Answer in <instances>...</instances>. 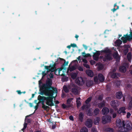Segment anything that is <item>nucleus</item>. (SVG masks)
<instances>
[{
	"label": "nucleus",
	"instance_id": "nucleus-4",
	"mask_svg": "<svg viewBox=\"0 0 132 132\" xmlns=\"http://www.w3.org/2000/svg\"><path fill=\"white\" fill-rule=\"evenodd\" d=\"M130 31L129 35H128V34L124 35L121 38V40L123 41L124 43H126L127 40L130 41L132 39V32L131 31L132 30L130 29Z\"/></svg>",
	"mask_w": 132,
	"mask_h": 132
},
{
	"label": "nucleus",
	"instance_id": "nucleus-2",
	"mask_svg": "<svg viewBox=\"0 0 132 132\" xmlns=\"http://www.w3.org/2000/svg\"><path fill=\"white\" fill-rule=\"evenodd\" d=\"M132 129L131 122L129 121H126L125 123V121L122 122V127L120 129L121 132L127 131L131 130Z\"/></svg>",
	"mask_w": 132,
	"mask_h": 132
},
{
	"label": "nucleus",
	"instance_id": "nucleus-39",
	"mask_svg": "<svg viewBox=\"0 0 132 132\" xmlns=\"http://www.w3.org/2000/svg\"><path fill=\"white\" fill-rule=\"evenodd\" d=\"M98 78L97 76H95L94 78V80L95 82H97L98 81Z\"/></svg>",
	"mask_w": 132,
	"mask_h": 132
},
{
	"label": "nucleus",
	"instance_id": "nucleus-53",
	"mask_svg": "<svg viewBox=\"0 0 132 132\" xmlns=\"http://www.w3.org/2000/svg\"><path fill=\"white\" fill-rule=\"evenodd\" d=\"M69 119L73 121V116H70L69 117Z\"/></svg>",
	"mask_w": 132,
	"mask_h": 132
},
{
	"label": "nucleus",
	"instance_id": "nucleus-52",
	"mask_svg": "<svg viewBox=\"0 0 132 132\" xmlns=\"http://www.w3.org/2000/svg\"><path fill=\"white\" fill-rule=\"evenodd\" d=\"M130 115L131 114L130 113L128 112L127 113V117L128 118H129L130 117Z\"/></svg>",
	"mask_w": 132,
	"mask_h": 132
},
{
	"label": "nucleus",
	"instance_id": "nucleus-60",
	"mask_svg": "<svg viewBox=\"0 0 132 132\" xmlns=\"http://www.w3.org/2000/svg\"><path fill=\"white\" fill-rule=\"evenodd\" d=\"M16 92L19 94H21L22 93V92H21L20 90H17Z\"/></svg>",
	"mask_w": 132,
	"mask_h": 132
},
{
	"label": "nucleus",
	"instance_id": "nucleus-12",
	"mask_svg": "<svg viewBox=\"0 0 132 132\" xmlns=\"http://www.w3.org/2000/svg\"><path fill=\"white\" fill-rule=\"evenodd\" d=\"M112 59L111 55L109 54H107L105 55L104 58L103 59V61H110Z\"/></svg>",
	"mask_w": 132,
	"mask_h": 132
},
{
	"label": "nucleus",
	"instance_id": "nucleus-27",
	"mask_svg": "<svg viewBox=\"0 0 132 132\" xmlns=\"http://www.w3.org/2000/svg\"><path fill=\"white\" fill-rule=\"evenodd\" d=\"M77 75V73L76 72L73 73L71 74V77L73 79H74L76 78Z\"/></svg>",
	"mask_w": 132,
	"mask_h": 132
},
{
	"label": "nucleus",
	"instance_id": "nucleus-10",
	"mask_svg": "<svg viewBox=\"0 0 132 132\" xmlns=\"http://www.w3.org/2000/svg\"><path fill=\"white\" fill-rule=\"evenodd\" d=\"M126 108L125 107H122L120 108L117 111L118 113L119 114H122L124 115L125 114L126 112L125 111Z\"/></svg>",
	"mask_w": 132,
	"mask_h": 132
},
{
	"label": "nucleus",
	"instance_id": "nucleus-6",
	"mask_svg": "<svg viewBox=\"0 0 132 132\" xmlns=\"http://www.w3.org/2000/svg\"><path fill=\"white\" fill-rule=\"evenodd\" d=\"M76 81L78 85H82L85 83V81L82 77H80L77 78L76 79Z\"/></svg>",
	"mask_w": 132,
	"mask_h": 132
},
{
	"label": "nucleus",
	"instance_id": "nucleus-16",
	"mask_svg": "<svg viewBox=\"0 0 132 132\" xmlns=\"http://www.w3.org/2000/svg\"><path fill=\"white\" fill-rule=\"evenodd\" d=\"M98 79L99 81L103 82L104 80L105 79L101 73H99L98 75Z\"/></svg>",
	"mask_w": 132,
	"mask_h": 132
},
{
	"label": "nucleus",
	"instance_id": "nucleus-45",
	"mask_svg": "<svg viewBox=\"0 0 132 132\" xmlns=\"http://www.w3.org/2000/svg\"><path fill=\"white\" fill-rule=\"evenodd\" d=\"M131 54H130L129 53H128L127 55V57L128 60H129V58L130 59L131 58Z\"/></svg>",
	"mask_w": 132,
	"mask_h": 132
},
{
	"label": "nucleus",
	"instance_id": "nucleus-35",
	"mask_svg": "<svg viewBox=\"0 0 132 132\" xmlns=\"http://www.w3.org/2000/svg\"><path fill=\"white\" fill-rule=\"evenodd\" d=\"M39 96H40V95H39L38 97V100H39L40 102H41L42 104V105H44V101H45V100H40V97Z\"/></svg>",
	"mask_w": 132,
	"mask_h": 132
},
{
	"label": "nucleus",
	"instance_id": "nucleus-20",
	"mask_svg": "<svg viewBox=\"0 0 132 132\" xmlns=\"http://www.w3.org/2000/svg\"><path fill=\"white\" fill-rule=\"evenodd\" d=\"M86 72L88 76L91 77H93V72L91 70H86Z\"/></svg>",
	"mask_w": 132,
	"mask_h": 132
},
{
	"label": "nucleus",
	"instance_id": "nucleus-7",
	"mask_svg": "<svg viewBox=\"0 0 132 132\" xmlns=\"http://www.w3.org/2000/svg\"><path fill=\"white\" fill-rule=\"evenodd\" d=\"M110 104L114 109H116L117 107L119 106L118 102L117 100H113L111 101Z\"/></svg>",
	"mask_w": 132,
	"mask_h": 132
},
{
	"label": "nucleus",
	"instance_id": "nucleus-38",
	"mask_svg": "<svg viewBox=\"0 0 132 132\" xmlns=\"http://www.w3.org/2000/svg\"><path fill=\"white\" fill-rule=\"evenodd\" d=\"M76 69L75 67L74 66H72L70 68V71H72Z\"/></svg>",
	"mask_w": 132,
	"mask_h": 132
},
{
	"label": "nucleus",
	"instance_id": "nucleus-44",
	"mask_svg": "<svg viewBox=\"0 0 132 132\" xmlns=\"http://www.w3.org/2000/svg\"><path fill=\"white\" fill-rule=\"evenodd\" d=\"M78 69L79 71H83L84 70L83 68L80 66L78 67Z\"/></svg>",
	"mask_w": 132,
	"mask_h": 132
},
{
	"label": "nucleus",
	"instance_id": "nucleus-61",
	"mask_svg": "<svg viewBox=\"0 0 132 132\" xmlns=\"http://www.w3.org/2000/svg\"><path fill=\"white\" fill-rule=\"evenodd\" d=\"M65 94L64 93H62L61 95V97L62 98H64L65 97Z\"/></svg>",
	"mask_w": 132,
	"mask_h": 132
},
{
	"label": "nucleus",
	"instance_id": "nucleus-37",
	"mask_svg": "<svg viewBox=\"0 0 132 132\" xmlns=\"http://www.w3.org/2000/svg\"><path fill=\"white\" fill-rule=\"evenodd\" d=\"M116 43L118 45H120L122 44V41L121 40L119 39L118 40H116Z\"/></svg>",
	"mask_w": 132,
	"mask_h": 132
},
{
	"label": "nucleus",
	"instance_id": "nucleus-58",
	"mask_svg": "<svg viewBox=\"0 0 132 132\" xmlns=\"http://www.w3.org/2000/svg\"><path fill=\"white\" fill-rule=\"evenodd\" d=\"M38 104H37V105L35 106V110H36L38 108Z\"/></svg>",
	"mask_w": 132,
	"mask_h": 132
},
{
	"label": "nucleus",
	"instance_id": "nucleus-56",
	"mask_svg": "<svg viewBox=\"0 0 132 132\" xmlns=\"http://www.w3.org/2000/svg\"><path fill=\"white\" fill-rule=\"evenodd\" d=\"M131 85L130 84H129L127 85V87L128 88H130L131 87Z\"/></svg>",
	"mask_w": 132,
	"mask_h": 132
},
{
	"label": "nucleus",
	"instance_id": "nucleus-28",
	"mask_svg": "<svg viewBox=\"0 0 132 132\" xmlns=\"http://www.w3.org/2000/svg\"><path fill=\"white\" fill-rule=\"evenodd\" d=\"M105 131L108 132H113L114 131V129L112 128L108 127L106 128L105 129Z\"/></svg>",
	"mask_w": 132,
	"mask_h": 132
},
{
	"label": "nucleus",
	"instance_id": "nucleus-40",
	"mask_svg": "<svg viewBox=\"0 0 132 132\" xmlns=\"http://www.w3.org/2000/svg\"><path fill=\"white\" fill-rule=\"evenodd\" d=\"M91 132H98L96 128L93 127L91 129Z\"/></svg>",
	"mask_w": 132,
	"mask_h": 132
},
{
	"label": "nucleus",
	"instance_id": "nucleus-49",
	"mask_svg": "<svg viewBox=\"0 0 132 132\" xmlns=\"http://www.w3.org/2000/svg\"><path fill=\"white\" fill-rule=\"evenodd\" d=\"M71 47H76L77 46L76 44L75 43L71 44Z\"/></svg>",
	"mask_w": 132,
	"mask_h": 132
},
{
	"label": "nucleus",
	"instance_id": "nucleus-55",
	"mask_svg": "<svg viewBox=\"0 0 132 132\" xmlns=\"http://www.w3.org/2000/svg\"><path fill=\"white\" fill-rule=\"evenodd\" d=\"M50 78H53L54 76L53 73H50V74L49 75Z\"/></svg>",
	"mask_w": 132,
	"mask_h": 132
},
{
	"label": "nucleus",
	"instance_id": "nucleus-24",
	"mask_svg": "<svg viewBox=\"0 0 132 132\" xmlns=\"http://www.w3.org/2000/svg\"><path fill=\"white\" fill-rule=\"evenodd\" d=\"M105 106V102L104 101L98 104V106L100 108H102Z\"/></svg>",
	"mask_w": 132,
	"mask_h": 132
},
{
	"label": "nucleus",
	"instance_id": "nucleus-1",
	"mask_svg": "<svg viewBox=\"0 0 132 132\" xmlns=\"http://www.w3.org/2000/svg\"><path fill=\"white\" fill-rule=\"evenodd\" d=\"M39 89L38 93L42 95H44L48 96L45 97L39 96L40 100L46 101V104L50 106L54 105L53 102V99L55 97L53 96L54 93L57 94V91L55 88L52 86V80L49 79L46 81V83H43L41 80L39 81Z\"/></svg>",
	"mask_w": 132,
	"mask_h": 132
},
{
	"label": "nucleus",
	"instance_id": "nucleus-41",
	"mask_svg": "<svg viewBox=\"0 0 132 132\" xmlns=\"http://www.w3.org/2000/svg\"><path fill=\"white\" fill-rule=\"evenodd\" d=\"M129 51V49L128 48H126L124 49L123 50V52L124 54H126Z\"/></svg>",
	"mask_w": 132,
	"mask_h": 132
},
{
	"label": "nucleus",
	"instance_id": "nucleus-23",
	"mask_svg": "<svg viewBox=\"0 0 132 132\" xmlns=\"http://www.w3.org/2000/svg\"><path fill=\"white\" fill-rule=\"evenodd\" d=\"M93 81L92 80L87 81L86 82V85L87 86L90 87L93 84Z\"/></svg>",
	"mask_w": 132,
	"mask_h": 132
},
{
	"label": "nucleus",
	"instance_id": "nucleus-62",
	"mask_svg": "<svg viewBox=\"0 0 132 132\" xmlns=\"http://www.w3.org/2000/svg\"><path fill=\"white\" fill-rule=\"evenodd\" d=\"M117 10L116 9H115L114 8L113 9H112V11L113 12H114L115 11Z\"/></svg>",
	"mask_w": 132,
	"mask_h": 132
},
{
	"label": "nucleus",
	"instance_id": "nucleus-30",
	"mask_svg": "<svg viewBox=\"0 0 132 132\" xmlns=\"http://www.w3.org/2000/svg\"><path fill=\"white\" fill-rule=\"evenodd\" d=\"M100 112L99 109L98 108H95L94 111V114L95 115H97Z\"/></svg>",
	"mask_w": 132,
	"mask_h": 132
},
{
	"label": "nucleus",
	"instance_id": "nucleus-33",
	"mask_svg": "<svg viewBox=\"0 0 132 132\" xmlns=\"http://www.w3.org/2000/svg\"><path fill=\"white\" fill-rule=\"evenodd\" d=\"M92 99V97H90L88 98L86 100L85 102L86 104H88L91 101Z\"/></svg>",
	"mask_w": 132,
	"mask_h": 132
},
{
	"label": "nucleus",
	"instance_id": "nucleus-59",
	"mask_svg": "<svg viewBox=\"0 0 132 132\" xmlns=\"http://www.w3.org/2000/svg\"><path fill=\"white\" fill-rule=\"evenodd\" d=\"M27 125V123L25 122L24 124V126L23 127H24L25 128H26Z\"/></svg>",
	"mask_w": 132,
	"mask_h": 132
},
{
	"label": "nucleus",
	"instance_id": "nucleus-11",
	"mask_svg": "<svg viewBox=\"0 0 132 132\" xmlns=\"http://www.w3.org/2000/svg\"><path fill=\"white\" fill-rule=\"evenodd\" d=\"M62 60L64 61V62L63 64L65 66L68 65V61L66 62L65 60L60 57H59V58H58L57 59L56 61H55V62H56L57 63H60V61Z\"/></svg>",
	"mask_w": 132,
	"mask_h": 132
},
{
	"label": "nucleus",
	"instance_id": "nucleus-17",
	"mask_svg": "<svg viewBox=\"0 0 132 132\" xmlns=\"http://www.w3.org/2000/svg\"><path fill=\"white\" fill-rule=\"evenodd\" d=\"M102 113L103 114H106L109 112V110L108 108L106 107L103 108L102 110Z\"/></svg>",
	"mask_w": 132,
	"mask_h": 132
},
{
	"label": "nucleus",
	"instance_id": "nucleus-22",
	"mask_svg": "<svg viewBox=\"0 0 132 132\" xmlns=\"http://www.w3.org/2000/svg\"><path fill=\"white\" fill-rule=\"evenodd\" d=\"M84 115L83 113L81 112L80 113L79 115L78 119L81 122H82L84 120Z\"/></svg>",
	"mask_w": 132,
	"mask_h": 132
},
{
	"label": "nucleus",
	"instance_id": "nucleus-43",
	"mask_svg": "<svg viewBox=\"0 0 132 132\" xmlns=\"http://www.w3.org/2000/svg\"><path fill=\"white\" fill-rule=\"evenodd\" d=\"M62 108L64 109L68 108V106L64 104H63L62 105Z\"/></svg>",
	"mask_w": 132,
	"mask_h": 132
},
{
	"label": "nucleus",
	"instance_id": "nucleus-51",
	"mask_svg": "<svg viewBox=\"0 0 132 132\" xmlns=\"http://www.w3.org/2000/svg\"><path fill=\"white\" fill-rule=\"evenodd\" d=\"M76 102H77V106H79L80 105V104H81V103L80 102V101H78L77 100H76Z\"/></svg>",
	"mask_w": 132,
	"mask_h": 132
},
{
	"label": "nucleus",
	"instance_id": "nucleus-34",
	"mask_svg": "<svg viewBox=\"0 0 132 132\" xmlns=\"http://www.w3.org/2000/svg\"><path fill=\"white\" fill-rule=\"evenodd\" d=\"M128 105V109L131 110L132 108V100H131L130 101Z\"/></svg>",
	"mask_w": 132,
	"mask_h": 132
},
{
	"label": "nucleus",
	"instance_id": "nucleus-47",
	"mask_svg": "<svg viewBox=\"0 0 132 132\" xmlns=\"http://www.w3.org/2000/svg\"><path fill=\"white\" fill-rule=\"evenodd\" d=\"M83 56L85 57H90L91 56L90 54L88 53L87 54H86L85 55H83Z\"/></svg>",
	"mask_w": 132,
	"mask_h": 132
},
{
	"label": "nucleus",
	"instance_id": "nucleus-46",
	"mask_svg": "<svg viewBox=\"0 0 132 132\" xmlns=\"http://www.w3.org/2000/svg\"><path fill=\"white\" fill-rule=\"evenodd\" d=\"M123 47L126 48H128L130 47V46L129 45H126V44L125 45L123 46Z\"/></svg>",
	"mask_w": 132,
	"mask_h": 132
},
{
	"label": "nucleus",
	"instance_id": "nucleus-31",
	"mask_svg": "<svg viewBox=\"0 0 132 132\" xmlns=\"http://www.w3.org/2000/svg\"><path fill=\"white\" fill-rule=\"evenodd\" d=\"M80 132H88V130L86 127H83L81 129Z\"/></svg>",
	"mask_w": 132,
	"mask_h": 132
},
{
	"label": "nucleus",
	"instance_id": "nucleus-19",
	"mask_svg": "<svg viewBox=\"0 0 132 132\" xmlns=\"http://www.w3.org/2000/svg\"><path fill=\"white\" fill-rule=\"evenodd\" d=\"M120 74L119 73H113L111 75V77L113 78H117L118 77V76L120 77Z\"/></svg>",
	"mask_w": 132,
	"mask_h": 132
},
{
	"label": "nucleus",
	"instance_id": "nucleus-36",
	"mask_svg": "<svg viewBox=\"0 0 132 132\" xmlns=\"http://www.w3.org/2000/svg\"><path fill=\"white\" fill-rule=\"evenodd\" d=\"M87 115L89 116H92L93 115V113L89 109L88 111Z\"/></svg>",
	"mask_w": 132,
	"mask_h": 132
},
{
	"label": "nucleus",
	"instance_id": "nucleus-32",
	"mask_svg": "<svg viewBox=\"0 0 132 132\" xmlns=\"http://www.w3.org/2000/svg\"><path fill=\"white\" fill-rule=\"evenodd\" d=\"M64 91L66 93H68L69 92V89L66 85H64L63 87Z\"/></svg>",
	"mask_w": 132,
	"mask_h": 132
},
{
	"label": "nucleus",
	"instance_id": "nucleus-14",
	"mask_svg": "<svg viewBox=\"0 0 132 132\" xmlns=\"http://www.w3.org/2000/svg\"><path fill=\"white\" fill-rule=\"evenodd\" d=\"M113 57L116 59L117 60L120 59V57L119 55L118 52L117 51L113 54Z\"/></svg>",
	"mask_w": 132,
	"mask_h": 132
},
{
	"label": "nucleus",
	"instance_id": "nucleus-18",
	"mask_svg": "<svg viewBox=\"0 0 132 132\" xmlns=\"http://www.w3.org/2000/svg\"><path fill=\"white\" fill-rule=\"evenodd\" d=\"M116 97L117 98L120 99L123 97L122 92H117L116 94Z\"/></svg>",
	"mask_w": 132,
	"mask_h": 132
},
{
	"label": "nucleus",
	"instance_id": "nucleus-48",
	"mask_svg": "<svg viewBox=\"0 0 132 132\" xmlns=\"http://www.w3.org/2000/svg\"><path fill=\"white\" fill-rule=\"evenodd\" d=\"M47 72L46 73L45 72V71H43L42 72V75L43 76V77L45 76L46 75H47Z\"/></svg>",
	"mask_w": 132,
	"mask_h": 132
},
{
	"label": "nucleus",
	"instance_id": "nucleus-9",
	"mask_svg": "<svg viewBox=\"0 0 132 132\" xmlns=\"http://www.w3.org/2000/svg\"><path fill=\"white\" fill-rule=\"evenodd\" d=\"M93 121L90 119H88L86 121L85 125L88 128H91L92 126Z\"/></svg>",
	"mask_w": 132,
	"mask_h": 132
},
{
	"label": "nucleus",
	"instance_id": "nucleus-26",
	"mask_svg": "<svg viewBox=\"0 0 132 132\" xmlns=\"http://www.w3.org/2000/svg\"><path fill=\"white\" fill-rule=\"evenodd\" d=\"M100 121V118L99 117H96L94 120V123L95 124H98Z\"/></svg>",
	"mask_w": 132,
	"mask_h": 132
},
{
	"label": "nucleus",
	"instance_id": "nucleus-54",
	"mask_svg": "<svg viewBox=\"0 0 132 132\" xmlns=\"http://www.w3.org/2000/svg\"><path fill=\"white\" fill-rule=\"evenodd\" d=\"M90 63L91 64H93L95 63V62L94 60H91L90 61Z\"/></svg>",
	"mask_w": 132,
	"mask_h": 132
},
{
	"label": "nucleus",
	"instance_id": "nucleus-21",
	"mask_svg": "<svg viewBox=\"0 0 132 132\" xmlns=\"http://www.w3.org/2000/svg\"><path fill=\"white\" fill-rule=\"evenodd\" d=\"M126 71V67L125 66H120L119 68V71L121 72L125 73Z\"/></svg>",
	"mask_w": 132,
	"mask_h": 132
},
{
	"label": "nucleus",
	"instance_id": "nucleus-5",
	"mask_svg": "<svg viewBox=\"0 0 132 132\" xmlns=\"http://www.w3.org/2000/svg\"><path fill=\"white\" fill-rule=\"evenodd\" d=\"M111 117L108 116H103L102 118V122L104 124L110 122L111 121Z\"/></svg>",
	"mask_w": 132,
	"mask_h": 132
},
{
	"label": "nucleus",
	"instance_id": "nucleus-50",
	"mask_svg": "<svg viewBox=\"0 0 132 132\" xmlns=\"http://www.w3.org/2000/svg\"><path fill=\"white\" fill-rule=\"evenodd\" d=\"M98 99L101 101H102L103 100V96H102L100 95L98 98Z\"/></svg>",
	"mask_w": 132,
	"mask_h": 132
},
{
	"label": "nucleus",
	"instance_id": "nucleus-15",
	"mask_svg": "<svg viewBox=\"0 0 132 132\" xmlns=\"http://www.w3.org/2000/svg\"><path fill=\"white\" fill-rule=\"evenodd\" d=\"M116 125L119 129L120 128H121L122 127V124L121 120L119 119V120H116Z\"/></svg>",
	"mask_w": 132,
	"mask_h": 132
},
{
	"label": "nucleus",
	"instance_id": "nucleus-13",
	"mask_svg": "<svg viewBox=\"0 0 132 132\" xmlns=\"http://www.w3.org/2000/svg\"><path fill=\"white\" fill-rule=\"evenodd\" d=\"M75 85L74 84L72 85V87H73L71 88V92L75 94H78V90L75 87Z\"/></svg>",
	"mask_w": 132,
	"mask_h": 132
},
{
	"label": "nucleus",
	"instance_id": "nucleus-63",
	"mask_svg": "<svg viewBox=\"0 0 132 132\" xmlns=\"http://www.w3.org/2000/svg\"><path fill=\"white\" fill-rule=\"evenodd\" d=\"M70 100L69 98L67 100V103H70Z\"/></svg>",
	"mask_w": 132,
	"mask_h": 132
},
{
	"label": "nucleus",
	"instance_id": "nucleus-25",
	"mask_svg": "<svg viewBox=\"0 0 132 132\" xmlns=\"http://www.w3.org/2000/svg\"><path fill=\"white\" fill-rule=\"evenodd\" d=\"M102 52L105 53H110L111 52V50L108 47H106L104 50L102 51Z\"/></svg>",
	"mask_w": 132,
	"mask_h": 132
},
{
	"label": "nucleus",
	"instance_id": "nucleus-3",
	"mask_svg": "<svg viewBox=\"0 0 132 132\" xmlns=\"http://www.w3.org/2000/svg\"><path fill=\"white\" fill-rule=\"evenodd\" d=\"M57 63L56 62H55L53 64H51L48 66L45 65V68L48 71H51L52 72L54 71L55 74L57 76L58 75V69H56V67Z\"/></svg>",
	"mask_w": 132,
	"mask_h": 132
},
{
	"label": "nucleus",
	"instance_id": "nucleus-42",
	"mask_svg": "<svg viewBox=\"0 0 132 132\" xmlns=\"http://www.w3.org/2000/svg\"><path fill=\"white\" fill-rule=\"evenodd\" d=\"M83 65L84 66L87 68L89 69L90 68L89 65L87 64L84 63Z\"/></svg>",
	"mask_w": 132,
	"mask_h": 132
},
{
	"label": "nucleus",
	"instance_id": "nucleus-57",
	"mask_svg": "<svg viewBox=\"0 0 132 132\" xmlns=\"http://www.w3.org/2000/svg\"><path fill=\"white\" fill-rule=\"evenodd\" d=\"M82 61L84 63H85L86 64L88 62L87 60L85 59H83L82 60Z\"/></svg>",
	"mask_w": 132,
	"mask_h": 132
},
{
	"label": "nucleus",
	"instance_id": "nucleus-8",
	"mask_svg": "<svg viewBox=\"0 0 132 132\" xmlns=\"http://www.w3.org/2000/svg\"><path fill=\"white\" fill-rule=\"evenodd\" d=\"M100 52L99 51H96V52L93 53V57L94 60L96 61H97L99 58V56L100 55Z\"/></svg>",
	"mask_w": 132,
	"mask_h": 132
},
{
	"label": "nucleus",
	"instance_id": "nucleus-29",
	"mask_svg": "<svg viewBox=\"0 0 132 132\" xmlns=\"http://www.w3.org/2000/svg\"><path fill=\"white\" fill-rule=\"evenodd\" d=\"M110 112L111 114H112V118H115L117 116V114L116 112L113 113V110H111Z\"/></svg>",
	"mask_w": 132,
	"mask_h": 132
},
{
	"label": "nucleus",
	"instance_id": "nucleus-64",
	"mask_svg": "<svg viewBox=\"0 0 132 132\" xmlns=\"http://www.w3.org/2000/svg\"><path fill=\"white\" fill-rule=\"evenodd\" d=\"M56 126L55 125H53L52 126V128L53 129H54L55 128Z\"/></svg>",
	"mask_w": 132,
	"mask_h": 132
}]
</instances>
